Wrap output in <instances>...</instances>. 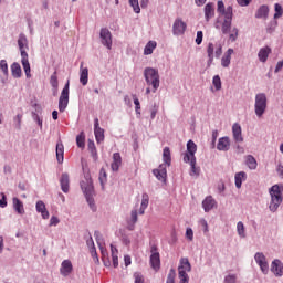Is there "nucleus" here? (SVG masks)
<instances>
[{
  "label": "nucleus",
  "mask_w": 283,
  "mask_h": 283,
  "mask_svg": "<svg viewBox=\"0 0 283 283\" xmlns=\"http://www.w3.org/2000/svg\"><path fill=\"white\" fill-rule=\"evenodd\" d=\"M269 17V6H261L255 13V19H266Z\"/></svg>",
  "instance_id": "nucleus-30"
},
{
  "label": "nucleus",
  "mask_w": 283,
  "mask_h": 283,
  "mask_svg": "<svg viewBox=\"0 0 283 283\" xmlns=\"http://www.w3.org/2000/svg\"><path fill=\"white\" fill-rule=\"evenodd\" d=\"M196 151H198V146L193 140H189L187 143V151L184 154V163L196 159Z\"/></svg>",
  "instance_id": "nucleus-8"
},
{
  "label": "nucleus",
  "mask_w": 283,
  "mask_h": 283,
  "mask_svg": "<svg viewBox=\"0 0 283 283\" xmlns=\"http://www.w3.org/2000/svg\"><path fill=\"white\" fill-rule=\"evenodd\" d=\"M238 276L235 274H229L224 277V283H235Z\"/></svg>",
  "instance_id": "nucleus-53"
},
{
  "label": "nucleus",
  "mask_w": 283,
  "mask_h": 283,
  "mask_svg": "<svg viewBox=\"0 0 283 283\" xmlns=\"http://www.w3.org/2000/svg\"><path fill=\"white\" fill-rule=\"evenodd\" d=\"M202 207L206 212H209L213 207H216V199L213 197L208 196L206 199L202 201Z\"/></svg>",
  "instance_id": "nucleus-26"
},
{
  "label": "nucleus",
  "mask_w": 283,
  "mask_h": 283,
  "mask_svg": "<svg viewBox=\"0 0 283 283\" xmlns=\"http://www.w3.org/2000/svg\"><path fill=\"white\" fill-rule=\"evenodd\" d=\"M199 224H201V227L203 229V233H209V223H207V220L201 219L199 221Z\"/></svg>",
  "instance_id": "nucleus-55"
},
{
  "label": "nucleus",
  "mask_w": 283,
  "mask_h": 283,
  "mask_svg": "<svg viewBox=\"0 0 283 283\" xmlns=\"http://www.w3.org/2000/svg\"><path fill=\"white\" fill-rule=\"evenodd\" d=\"M94 237L96 239V243L98 244L99 250L102 251V255H105V241L101 235V232L95 231Z\"/></svg>",
  "instance_id": "nucleus-34"
},
{
  "label": "nucleus",
  "mask_w": 283,
  "mask_h": 283,
  "mask_svg": "<svg viewBox=\"0 0 283 283\" xmlns=\"http://www.w3.org/2000/svg\"><path fill=\"white\" fill-rule=\"evenodd\" d=\"M13 208L17 213H22L23 211V202L19 200V198H13Z\"/></svg>",
  "instance_id": "nucleus-41"
},
{
  "label": "nucleus",
  "mask_w": 283,
  "mask_h": 283,
  "mask_svg": "<svg viewBox=\"0 0 283 283\" xmlns=\"http://www.w3.org/2000/svg\"><path fill=\"white\" fill-rule=\"evenodd\" d=\"M122 242H124V244L126 247H129L132 244V241L129 240V238L127 237V234L122 233Z\"/></svg>",
  "instance_id": "nucleus-57"
},
{
  "label": "nucleus",
  "mask_w": 283,
  "mask_h": 283,
  "mask_svg": "<svg viewBox=\"0 0 283 283\" xmlns=\"http://www.w3.org/2000/svg\"><path fill=\"white\" fill-rule=\"evenodd\" d=\"M144 76L147 85L151 86L153 92L156 93L158 87H160V74H158V70L154 67H146Z\"/></svg>",
  "instance_id": "nucleus-4"
},
{
  "label": "nucleus",
  "mask_w": 283,
  "mask_h": 283,
  "mask_svg": "<svg viewBox=\"0 0 283 283\" xmlns=\"http://www.w3.org/2000/svg\"><path fill=\"white\" fill-rule=\"evenodd\" d=\"M0 70H2L4 76H8V62L6 60L0 61Z\"/></svg>",
  "instance_id": "nucleus-51"
},
{
  "label": "nucleus",
  "mask_w": 283,
  "mask_h": 283,
  "mask_svg": "<svg viewBox=\"0 0 283 283\" xmlns=\"http://www.w3.org/2000/svg\"><path fill=\"white\" fill-rule=\"evenodd\" d=\"M186 163L190 164V176H200V167L196 166V159H189V161Z\"/></svg>",
  "instance_id": "nucleus-35"
},
{
  "label": "nucleus",
  "mask_w": 283,
  "mask_h": 283,
  "mask_svg": "<svg viewBox=\"0 0 283 283\" xmlns=\"http://www.w3.org/2000/svg\"><path fill=\"white\" fill-rule=\"evenodd\" d=\"M99 182L102 187H105V182H107V172L105 171V169H101L99 170Z\"/></svg>",
  "instance_id": "nucleus-44"
},
{
  "label": "nucleus",
  "mask_w": 283,
  "mask_h": 283,
  "mask_svg": "<svg viewBox=\"0 0 283 283\" xmlns=\"http://www.w3.org/2000/svg\"><path fill=\"white\" fill-rule=\"evenodd\" d=\"M158 114V106L157 105H155L154 107H153V109L150 111V118H151V120H154V118H156V115Z\"/></svg>",
  "instance_id": "nucleus-60"
},
{
  "label": "nucleus",
  "mask_w": 283,
  "mask_h": 283,
  "mask_svg": "<svg viewBox=\"0 0 283 283\" xmlns=\"http://www.w3.org/2000/svg\"><path fill=\"white\" fill-rule=\"evenodd\" d=\"M269 54H271V48L265 46V48L260 49V51L258 53L259 61H261V63H266V61L269 59Z\"/></svg>",
  "instance_id": "nucleus-27"
},
{
  "label": "nucleus",
  "mask_w": 283,
  "mask_h": 283,
  "mask_svg": "<svg viewBox=\"0 0 283 283\" xmlns=\"http://www.w3.org/2000/svg\"><path fill=\"white\" fill-rule=\"evenodd\" d=\"M166 283H176V270L171 269L169 271Z\"/></svg>",
  "instance_id": "nucleus-46"
},
{
  "label": "nucleus",
  "mask_w": 283,
  "mask_h": 283,
  "mask_svg": "<svg viewBox=\"0 0 283 283\" xmlns=\"http://www.w3.org/2000/svg\"><path fill=\"white\" fill-rule=\"evenodd\" d=\"M99 36L102 43L107 48V50H112V32L109 31V29H101Z\"/></svg>",
  "instance_id": "nucleus-10"
},
{
  "label": "nucleus",
  "mask_w": 283,
  "mask_h": 283,
  "mask_svg": "<svg viewBox=\"0 0 283 283\" xmlns=\"http://www.w3.org/2000/svg\"><path fill=\"white\" fill-rule=\"evenodd\" d=\"M90 253H91L95 264H98L99 260H98V253L96 252V247L91 248Z\"/></svg>",
  "instance_id": "nucleus-50"
},
{
  "label": "nucleus",
  "mask_w": 283,
  "mask_h": 283,
  "mask_svg": "<svg viewBox=\"0 0 283 283\" xmlns=\"http://www.w3.org/2000/svg\"><path fill=\"white\" fill-rule=\"evenodd\" d=\"M126 221H127L128 231H134V224L136 222H138V214H136V213L129 214V217H127Z\"/></svg>",
  "instance_id": "nucleus-33"
},
{
  "label": "nucleus",
  "mask_w": 283,
  "mask_h": 283,
  "mask_svg": "<svg viewBox=\"0 0 283 283\" xmlns=\"http://www.w3.org/2000/svg\"><path fill=\"white\" fill-rule=\"evenodd\" d=\"M94 134L96 143L101 144L105 140V129L101 128L98 117L94 119Z\"/></svg>",
  "instance_id": "nucleus-11"
},
{
  "label": "nucleus",
  "mask_w": 283,
  "mask_h": 283,
  "mask_svg": "<svg viewBox=\"0 0 283 283\" xmlns=\"http://www.w3.org/2000/svg\"><path fill=\"white\" fill-rule=\"evenodd\" d=\"M269 193L271 197L269 208H270V211L275 213V211H277V209H280V206L282 205V201H283V185L276 184V185L272 186L269 189Z\"/></svg>",
  "instance_id": "nucleus-3"
},
{
  "label": "nucleus",
  "mask_w": 283,
  "mask_h": 283,
  "mask_svg": "<svg viewBox=\"0 0 283 283\" xmlns=\"http://www.w3.org/2000/svg\"><path fill=\"white\" fill-rule=\"evenodd\" d=\"M271 272L275 275V277H282L283 275V263L280 259L272 261L271 263Z\"/></svg>",
  "instance_id": "nucleus-13"
},
{
  "label": "nucleus",
  "mask_w": 283,
  "mask_h": 283,
  "mask_svg": "<svg viewBox=\"0 0 283 283\" xmlns=\"http://www.w3.org/2000/svg\"><path fill=\"white\" fill-rule=\"evenodd\" d=\"M50 83L54 90H59V77L56 76V71L51 75Z\"/></svg>",
  "instance_id": "nucleus-43"
},
{
  "label": "nucleus",
  "mask_w": 283,
  "mask_h": 283,
  "mask_svg": "<svg viewBox=\"0 0 283 283\" xmlns=\"http://www.w3.org/2000/svg\"><path fill=\"white\" fill-rule=\"evenodd\" d=\"M216 17V6L213 2H209L205 6V18L206 21H211Z\"/></svg>",
  "instance_id": "nucleus-19"
},
{
  "label": "nucleus",
  "mask_w": 283,
  "mask_h": 283,
  "mask_svg": "<svg viewBox=\"0 0 283 283\" xmlns=\"http://www.w3.org/2000/svg\"><path fill=\"white\" fill-rule=\"evenodd\" d=\"M2 199H0V207L4 209V207H8V201L4 193H1Z\"/></svg>",
  "instance_id": "nucleus-59"
},
{
  "label": "nucleus",
  "mask_w": 283,
  "mask_h": 283,
  "mask_svg": "<svg viewBox=\"0 0 283 283\" xmlns=\"http://www.w3.org/2000/svg\"><path fill=\"white\" fill-rule=\"evenodd\" d=\"M81 189L85 193V196L90 202V198H92V196H94V185H92V181H90V180H87L86 182L82 181Z\"/></svg>",
  "instance_id": "nucleus-14"
},
{
  "label": "nucleus",
  "mask_w": 283,
  "mask_h": 283,
  "mask_svg": "<svg viewBox=\"0 0 283 283\" xmlns=\"http://www.w3.org/2000/svg\"><path fill=\"white\" fill-rule=\"evenodd\" d=\"M237 230H238V233H239L240 238L245 237V234H244V223H242V221L238 222Z\"/></svg>",
  "instance_id": "nucleus-49"
},
{
  "label": "nucleus",
  "mask_w": 283,
  "mask_h": 283,
  "mask_svg": "<svg viewBox=\"0 0 283 283\" xmlns=\"http://www.w3.org/2000/svg\"><path fill=\"white\" fill-rule=\"evenodd\" d=\"M203 33L202 31L197 32L196 43L197 45H200L202 43Z\"/></svg>",
  "instance_id": "nucleus-58"
},
{
  "label": "nucleus",
  "mask_w": 283,
  "mask_h": 283,
  "mask_svg": "<svg viewBox=\"0 0 283 283\" xmlns=\"http://www.w3.org/2000/svg\"><path fill=\"white\" fill-rule=\"evenodd\" d=\"M163 161L158 168L153 170L154 176L161 182H167V167H171V150L165 147L163 151Z\"/></svg>",
  "instance_id": "nucleus-1"
},
{
  "label": "nucleus",
  "mask_w": 283,
  "mask_h": 283,
  "mask_svg": "<svg viewBox=\"0 0 283 283\" xmlns=\"http://www.w3.org/2000/svg\"><path fill=\"white\" fill-rule=\"evenodd\" d=\"M59 222H60V220L55 216H53L50 220V226L56 227V224H59Z\"/></svg>",
  "instance_id": "nucleus-63"
},
{
  "label": "nucleus",
  "mask_w": 283,
  "mask_h": 283,
  "mask_svg": "<svg viewBox=\"0 0 283 283\" xmlns=\"http://www.w3.org/2000/svg\"><path fill=\"white\" fill-rule=\"evenodd\" d=\"M186 238L189 242H193V229L187 228L186 229Z\"/></svg>",
  "instance_id": "nucleus-54"
},
{
  "label": "nucleus",
  "mask_w": 283,
  "mask_h": 283,
  "mask_svg": "<svg viewBox=\"0 0 283 283\" xmlns=\"http://www.w3.org/2000/svg\"><path fill=\"white\" fill-rule=\"evenodd\" d=\"M73 271H74V266L72 265V261L64 260L61 263L60 273L61 275H63V277H67L69 275L72 274Z\"/></svg>",
  "instance_id": "nucleus-12"
},
{
  "label": "nucleus",
  "mask_w": 283,
  "mask_h": 283,
  "mask_svg": "<svg viewBox=\"0 0 283 283\" xmlns=\"http://www.w3.org/2000/svg\"><path fill=\"white\" fill-rule=\"evenodd\" d=\"M185 30H187V23H185L180 19H177L172 25L174 34H177V35L185 34Z\"/></svg>",
  "instance_id": "nucleus-17"
},
{
  "label": "nucleus",
  "mask_w": 283,
  "mask_h": 283,
  "mask_svg": "<svg viewBox=\"0 0 283 283\" xmlns=\"http://www.w3.org/2000/svg\"><path fill=\"white\" fill-rule=\"evenodd\" d=\"M21 63L27 78H31L32 74H30L31 69H30V61L28 60V53H22L21 55Z\"/></svg>",
  "instance_id": "nucleus-23"
},
{
  "label": "nucleus",
  "mask_w": 283,
  "mask_h": 283,
  "mask_svg": "<svg viewBox=\"0 0 283 283\" xmlns=\"http://www.w3.org/2000/svg\"><path fill=\"white\" fill-rule=\"evenodd\" d=\"M254 112L258 118L264 116V112H266V94L259 93L255 95Z\"/></svg>",
  "instance_id": "nucleus-5"
},
{
  "label": "nucleus",
  "mask_w": 283,
  "mask_h": 283,
  "mask_svg": "<svg viewBox=\"0 0 283 283\" xmlns=\"http://www.w3.org/2000/svg\"><path fill=\"white\" fill-rule=\"evenodd\" d=\"M232 136L233 140L237 143H244V137H242V126L235 123L232 125Z\"/></svg>",
  "instance_id": "nucleus-15"
},
{
  "label": "nucleus",
  "mask_w": 283,
  "mask_h": 283,
  "mask_svg": "<svg viewBox=\"0 0 283 283\" xmlns=\"http://www.w3.org/2000/svg\"><path fill=\"white\" fill-rule=\"evenodd\" d=\"M112 260H113L114 269H117V266H118V254H113Z\"/></svg>",
  "instance_id": "nucleus-62"
},
{
  "label": "nucleus",
  "mask_w": 283,
  "mask_h": 283,
  "mask_svg": "<svg viewBox=\"0 0 283 283\" xmlns=\"http://www.w3.org/2000/svg\"><path fill=\"white\" fill-rule=\"evenodd\" d=\"M147 207H149V195L143 193L139 213H145V209H147Z\"/></svg>",
  "instance_id": "nucleus-39"
},
{
  "label": "nucleus",
  "mask_w": 283,
  "mask_h": 283,
  "mask_svg": "<svg viewBox=\"0 0 283 283\" xmlns=\"http://www.w3.org/2000/svg\"><path fill=\"white\" fill-rule=\"evenodd\" d=\"M230 147H231V140L229 139V137L219 138V142L217 144V149L219 151H229Z\"/></svg>",
  "instance_id": "nucleus-20"
},
{
  "label": "nucleus",
  "mask_w": 283,
  "mask_h": 283,
  "mask_svg": "<svg viewBox=\"0 0 283 283\" xmlns=\"http://www.w3.org/2000/svg\"><path fill=\"white\" fill-rule=\"evenodd\" d=\"M134 105L136 114H140V101H138V97L134 96Z\"/></svg>",
  "instance_id": "nucleus-56"
},
{
  "label": "nucleus",
  "mask_w": 283,
  "mask_h": 283,
  "mask_svg": "<svg viewBox=\"0 0 283 283\" xmlns=\"http://www.w3.org/2000/svg\"><path fill=\"white\" fill-rule=\"evenodd\" d=\"M18 45H19V50L21 52V56H23V53L28 54V52L25 51V50H28V38H25V35H23V34L19 35Z\"/></svg>",
  "instance_id": "nucleus-24"
},
{
  "label": "nucleus",
  "mask_w": 283,
  "mask_h": 283,
  "mask_svg": "<svg viewBox=\"0 0 283 283\" xmlns=\"http://www.w3.org/2000/svg\"><path fill=\"white\" fill-rule=\"evenodd\" d=\"M216 52V45L213 43H209L207 48V54H208V65H211L213 63V53Z\"/></svg>",
  "instance_id": "nucleus-38"
},
{
  "label": "nucleus",
  "mask_w": 283,
  "mask_h": 283,
  "mask_svg": "<svg viewBox=\"0 0 283 283\" xmlns=\"http://www.w3.org/2000/svg\"><path fill=\"white\" fill-rule=\"evenodd\" d=\"M55 151H56L57 163L61 165V163H63L64 156H65V146L63 145V142L61 139H59V142L56 144Z\"/></svg>",
  "instance_id": "nucleus-22"
},
{
  "label": "nucleus",
  "mask_w": 283,
  "mask_h": 283,
  "mask_svg": "<svg viewBox=\"0 0 283 283\" xmlns=\"http://www.w3.org/2000/svg\"><path fill=\"white\" fill-rule=\"evenodd\" d=\"M129 6L133 7V10L136 14H140V4L138 3V0H128Z\"/></svg>",
  "instance_id": "nucleus-45"
},
{
  "label": "nucleus",
  "mask_w": 283,
  "mask_h": 283,
  "mask_svg": "<svg viewBox=\"0 0 283 283\" xmlns=\"http://www.w3.org/2000/svg\"><path fill=\"white\" fill-rule=\"evenodd\" d=\"M61 189L64 193H67L70 191V175L62 174L60 179Z\"/></svg>",
  "instance_id": "nucleus-25"
},
{
  "label": "nucleus",
  "mask_w": 283,
  "mask_h": 283,
  "mask_svg": "<svg viewBox=\"0 0 283 283\" xmlns=\"http://www.w3.org/2000/svg\"><path fill=\"white\" fill-rule=\"evenodd\" d=\"M35 207L38 213H45V203L43 201H38Z\"/></svg>",
  "instance_id": "nucleus-52"
},
{
  "label": "nucleus",
  "mask_w": 283,
  "mask_h": 283,
  "mask_svg": "<svg viewBox=\"0 0 283 283\" xmlns=\"http://www.w3.org/2000/svg\"><path fill=\"white\" fill-rule=\"evenodd\" d=\"M84 63L82 62L80 65V83L82 85H87L90 81V69L83 66Z\"/></svg>",
  "instance_id": "nucleus-16"
},
{
  "label": "nucleus",
  "mask_w": 283,
  "mask_h": 283,
  "mask_svg": "<svg viewBox=\"0 0 283 283\" xmlns=\"http://www.w3.org/2000/svg\"><path fill=\"white\" fill-rule=\"evenodd\" d=\"M214 54H216V57H217V59H220V56H222V45L219 44V45L216 48Z\"/></svg>",
  "instance_id": "nucleus-61"
},
{
  "label": "nucleus",
  "mask_w": 283,
  "mask_h": 283,
  "mask_svg": "<svg viewBox=\"0 0 283 283\" xmlns=\"http://www.w3.org/2000/svg\"><path fill=\"white\" fill-rule=\"evenodd\" d=\"M254 260H255L256 264H259L262 273H264V275H266L269 273V262H266V256L264 255V253L258 252L254 255Z\"/></svg>",
  "instance_id": "nucleus-9"
},
{
  "label": "nucleus",
  "mask_w": 283,
  "mask_h": 283,
  "mask_svg": "<svg viewBox=\"0 0 283 283\" xmlns=\"http://www.w3.org/2000/svg\"><path fill=\"white\" fill-rule=\"evenodd\" d=\"M69 103H70V82L65 84L64 88L61 92L60 99H59L60 112H65Z\"/></svg>",
  "instance_id": "nucleus-6"
},
{
  "label": "nucleus",
  "mask_w": 283,
  "mask_h": 283,
  "mask_svg": "<svg viewBox=\"0 0 283 283\" xmlns=\"http://www.w3.org/2000/svg\"><path fill=\"white\" fill-rule=\"evenodd\" d=\"M234 180H235L237 189H241L242 182H244V180H247V172H244V171L237 172L234 176Z\"/></svg>",
  "instance_id": "nucleus-31"
},
{
  "label": "nucleus",
  "mask_w": 283,
  "mask_h": 283,
  "mask_svg": "<svg viewBox=\"0 0 283 283\" xmlns=\"http://www.w3.org/2000/svg\"><path fill=\"white\" fill-rule=\"evenodd\" d=\"M184 271L185 273H189L191 271V263H189V259L181 258L180 264L178 266V272Z\"/></svg>",
  "instance_id": "nucleus-29"
},
{
  "label": "nucleus",
  "mask_w": 283,
  "mask_h": 283,
  "mask_svg": "<svg viewBox=\"0 0 283 283\" xmlns=\"http://www.w3.org/2000/svg\"><path fill=\"white\" fill-rule=\"evenodd\" d=\"M232 23H233V13H231V10H229L226 17H223V21L221 22V32L222 34H229V40L232 43H235V41H238L240 30L238 28H233L231 30Z\"/></svg>",
  "instance_id": "nucleus-2"
},
{
  "label": "nucleus",
  "mask_w": 283,
  "mask_h": 283,
  "mask_svg": "<svg viewBox=\"0 0 283 283\" xmlns=\"http://www.w3.org/2000/svg\"><path fill=\"white\" fill-rule=\"evenodd\" d=\"M157 45L158 44L156 43V41H149L144 49L145 56H149V54H154V49L157 48Z\"/></svg>",
  "instance_id": "nucleus-37"
},
{
  "label": "nucleus",
  "mask_w": 283,
  "mask_h": 283,
  "mask_svg": "<svg viewBox=\"0 0 283 283\" xmlns=\"http://www.w3.org/2000/svg\"><path fill=\"white\" fill-rule=\"evenodd\" d=\"M179 283H189V274L187 272H179Z\"/></svg>",
  "instance_id": "nucleus-48"
},
{
  "label": "nucleus",
  "mask_w": 283,
  "mask_h": 283,
  "mask_svg": "<svg viewBox=\"0 0 283 283\" xmlns=\"http://www.w3.org/2000/svg\"><path fill=\"white\" fill-rule=\"evenodd\" d=\"M230 10V14H233V7L229 6L227 8H224V2L222 0H219L217 2V12L219 14V17H227V13Z\"/></svg>",
  "instance_id": "nucleus-18"
},
{
  "label": "nucleus",
  "mask_w": 283,
  "mask_h": 283,
  "mask_svg": "<svg viewBox=\"0 0 283 283\" xmlns=\"http://www.w3.org/2000/svg\"><path fill=\"white\" fill-rule=\"evenodd\" d=\"M11 74H12L13 78H21L22 71H21V65L19 63L14 62L11 65Z\"/></svg>",
  "instance_id": "nucleus-32"
},
{
  "label": "nucleus",
  "mask_w": 283,
  "mask_h": 283,
  "mask_svg": "<svg viewBox=\"0 0 283 283\" xmlns=\"http://www.w3.org/2000/svg\"><path fill=\"white\" fill-rule=\"evenodd\" d=\"M76 145L80 149H85V133H81L76 136Z\"/></svg>",
  "instance_id": "nucleus-40"
},
{
  "label": "nucleus",
  "mask_w": 283,
  "mask_h": 283,
  "mask_svg": "<svg viewBox=\"0 0 283 283\" xmlns=\"http://www.w3.org/2000/svg\"><path fill=\"white\" fill-rule=\"evenodd\" d=\"M274 10H275L274 19H280V17H282V14H283L282 6L280 3H276L274 6Z\"/></svg>",
  "instance_id": "nucleus-47"
},
{
  "label": "nucleus",
  "mask_w": 283,
  "mask_h": 283,
  "mask_svg": "<svg viewBox=\"0 0 283 283\" xmlns=\"http://www.w3.org/2000/svg\"><path fill=\"white\" fill-rule=\"evenodd\" d=\"M135 283H145V279H143V275L135 274Z\"/></svg>",
  "instance_id": "nucleus-64"
},
{
  "label": "nucleus",
  "mask_w": 283,
  "mask_h": 283,
  "mask_svg": "<svg viewBox=\"0 0 283 283\" xmlns=\"http://www.w3.org/2000/svg\"><path fill=\"white\" fill-rule=\"evenodd\" d=\"M212 84L214 85L217 92H220V90H222V80L220 78V75L213 76Z\"/></svg>",
  "instance_id": "nucleus-42"
},
{
  "label": "nucleus",
  "mask_w": 283,
  "mask_h": 283,
  "mask_svg": "<svg viewBox=\"0 0 283 283\" xmlns=\"http://www.w3.org/2000/svg\"><path fill=\"white\" fill-rule=\"evenodd\" d=\"M233 55V49H228L221 59L222 67H229L231 65V56Z\"/></svg>",
  "instance_id": "nucleus-28"
},
{
  "label": "nucleus",
  "mask_w": 283,
  "mask_h": 283,
  "mask_svg": "<svg viewBox=\"0 0 283 283\" xmlns=\"http://www.w3.org/2000/svg\"><path fill=\"white\" fill-rule=\"evenodd\" d=\"M245 165L247 167H249V169H258V160H255V157H253L252 155H248L245 157Z\"/></svg>",
  "instance_id": "nucleus-36"
},
{
  "label": "nucleus",
  "mask_w": 283,
  "mask_h": 283,
  "mask_svg": "<svg viewBox=\"0 0 283 283\" xmlns=\"http://www.w3.org/2000/svg\"><path fill=\"white\" fill-rule=\"evenodd\" d=\"M122 165L123 157H120V153L113 154V161L111 164L112 171H118Z\"/></svg>",
  "instance_id": "nucleus-21"
},
{
  "label": "nucleus",
  "mask_w": 283,
  "mask_h": 283,
  "mask_svg": "<svg viewBox=\"0 0 283 283\" xmlns=\"http://www.w3.org/2000/svg\"><path fill=\"white\" fill-rule=\"evenodd\" d=\"M150 266L154 271H160V253L158 252V247L153 245L150 248Z\"/></svg>",
  "instance_id": "nucleus-7"
}]
</instances>
